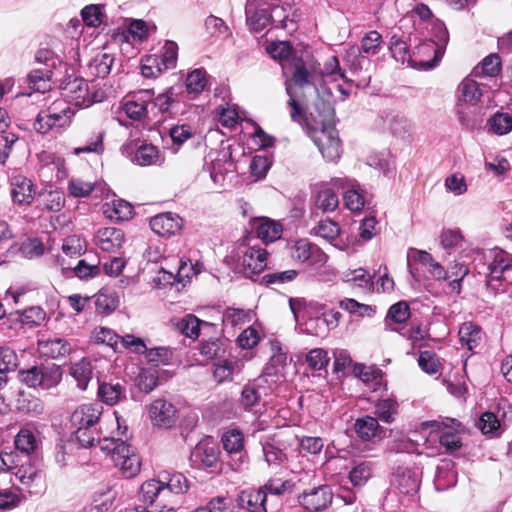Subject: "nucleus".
Returning a JSON list of instances; mask_svg holds the SVG:
<instances>
[{"instance_id":"f257e3e1","label":"nucleus","mask_w":512,"mask_h":512,"mask_svg":"<svg viewBox=\"0 0 512 512\" xmlns=\"http://www.w3.org/2000/svg\"><path fill=\"white\" fill-rule=\"evenodd\" d=\"M316 71H311L307 66L298 61L292 73L291 83L286 82V92L289 96L288 105L291 108L290 117L294 122L302 123L305 119L302 105H308L309 99L318 95L315 83Z\"/></svg>"},{"instance_id":"f03ea898","label":"nucleus","mask_w":512,"mask_h":512,"mask_svg":"<svg viewBox=\"0 0 512 512\" xmlns=\"http://www.w3.org/2000/svg\"><path fill=\"white\" fill-rule=\"evenodd\" d=\"M74 115L75 109L71 108L64 100H56L46 110L38 113L34 129L41 134H46L51 130H64L70 126Z\"/></svg>"},{"instance_id":"7ed1b4c3","label":"nucleus","mask_w":512,"mask_h":512,"mask_svg":"<svg viewBox=\"0 0 512 512\" xmlns=\"http://www.w3.org/2000/svg\"><path fill=\"white\" fill-rule=\"evenodd\" d=\"M19 381L29 388L48 390L56 387L62 379V369L56 364L35 365L18 372Z\"/></svg>"},{"instance_id":"20e7f679","label":"nucleus","mask_w":512,"mask_h":512,"mask_svg":"<svg viewBox=\"0 0 512 512\" xmlns=\"http://www.w3.org/2000/svg\"><path fill=\"white\" fill-rule=\"evenodd\" d=\"M267 256L268 253L264 248L240 244L232 258L236 262V269L245 277L252 278L266 268Z\"/></svg>"},{"instance_id":"39448f33","label":"nucleus","mask_w":512,"mask_h":512,"mask_svg":"<svg viewBox=\"0 0 512 512\" xmlns=\"http://www.w3.org/2000/svg\"><path fill=\"white\" fill-rule=\"evenodd\" d=\"M61 94L62 100L77 107H89L94 103L101 102L104 98L103 91L99 89L91 91L88 82L78 77L65 81L61 87Z\"/></svg>"},{"instance_id":"423d86ee","label":"nucleus","mask_w":512,"mask_h":512,"mask_svg":"<svg viewBox=\"0 0 512 512\" xmlns=\"http://www.w3.org/2000/svg\"><path fill=\"white\" fill-rule=\"evenodd\" d=\"M311 138L327 161L335 162L341 157V141L335 125L314 127Z\"/></svg>"},{"instance_id":"0eeeda50","label":"nucleus","mask_w":512,"mask_h":512,"mask_svg":"<svg viewBox=\"0 0 512 512\" xmlns=\"http://www.w3.org/2000/svg\"><path fill=\"white\" fill-rule=\"evenodd\" d=\"M488 264L487 285L493 286V281H503L512 285V256L502 249L495 248L490 253Z\"/></svg>"},{"instance_id":"6e6552de","label":"nucleus","mask_w":512,"mask_h":512,"mask_svg":"<svg viewBox=\"0 0 512 512\" xmlns=\"http://www.w3.org/2000/svg\"><path fill=\"white\" fill-rule=\"evenodd\" d=\"M36 60L39 63H44V68L33 69L27 76L28 83L34 91L45 92L50 89L52 68L55 67L56 62L52 57V52L48 50H39Z\"/></svg>"},{"instance_id":"1a4fd4ad","label":"nucleus","mask_w":512,"mask_h":512,"mask_svg":"<svg viewBox=\"0 0 512 512\" xmlns=\"http://www.w3.org/2000/svg\"><path fill=\"white\" fill-rule=\"evenodd\" d=\"M140 500L152 509L163 510L164 512H175L170 506L171 501L167 497V490L159 480H148L140 487Z\"/></svg>"},{"instance_id":"9d476101","label":"nucleus","mask_w":512,"mask_h":512,"mask_svg":"<svg viewBox=\"0 0 512 512\" xmlns=\"http://www.w3.org/2000/svg\"><path fill=\"white\" fill-rule=\"evenodd\" d=\"M431 43H424L419 47L420 51L425 50H433L434 51V58L431 61H427L424 63V67L426 69H431L435 67L438 62L441 60L446 45L449 40V34L445 27V24L439 20H432L431 21Z\"/></svg>"},{"instance_id":"9b49d317","label":"nucleus","mask_w":512,"mask_h":512,"mask_svg":"<svg viewBox=\"0 0 512 512\" xmlns=\"http://www.w3.org/2000/svg\"><path fill=\"white\" fill-rule=\"evenodd\" d=\"M332 500L333 492L329 485L306 489L298 495L299 504L309 512H321L327 509Z\"/></svg>"},{"instance_id":"f8f14e48","label":"nucleus","mask_w":512,"mask_h":512,"mask_svg":"<svg viewBox=\"0 0 512 512\" xmlns=\"http://www.w3.org/2000/svg\"><path fill=\"white\" fill-rule=\"evenodd\" d=\"M477 78L470 73L458 85V107L475 106L488 92V85L478 81Z\"/></svg>"},{"instance_id":"ddd939ff","label":"nucleus","mask_w":512,"mask_h":512,"mask_svg":"<svg viewBox=\"0 0 512 512\" xmlns=\"http://www.w3.org/2000/svg\"><path fill=\"white\" fill-rule=\"evenodd\" d=\"M331 184L344 191L343 201L347 209L357 212L364 207V195L360 184L355 179L348 177H335L331 179Z\"/></svg>"},{"instance_id":"4468645a","label":"nucleus","mask_w":512,"mask_h":512,"mask_svg":"<svg viewBox=\"0 0 512 512\" xmlns=\"http://www.w3.org/2000/svg\"><path fill=\"white\" fill-rule=\"evenodd\" d=\"M270 0H248L245 6L246 22L254 32H261L270 23Z\"/></svg>"},{"instance_id":"2eb2a0df","label":"nucleus","mask_w":512,"mask_h":512,"mask_svg":"<svg viewBox=\"0 0 512 512\" xmlns=\"http://www.w3.org/2000/svg\"><path fill=\"white\" fill-rule=\"evenodd\" d=\"M291 250L292 257L302 263L323 265L327 261V255L307 239L296 241Z\"/></svg>"},{"instance_id":"dca6fc26","label":"nucleus","mask_w":512,"mask_h":512,"mask_svg":"<svg viewBox=\"0 0 512 512\" xmlns=\"http://www.w3.org/2000/svg\"><path fill=\"white\" fill-rule=\"evenodd\" d=\"M431 427L440 430L441 428L451 429V431L443 432L440 436V444L448 451H455L461 446V440L458 433L462 431V424L455 418H443L441 420L431 421Z\"/></svg>"},{"instance_id":"f3484780","label":"nucleus","mask_w":512,"mask_h":512,"mask_svg":"<svg viewBox=\"0 0 512 512\" xmlns=\"http://www.w3.org/2000/svg\"><path fill=\"white\" fill-rule=\"evenodd\" d=\"M149 91L139 90L134 92L131 97L123 102V110L126 115L133 120L150 119V111L148 107Z\"/></svg>"},{"instance_id":"a211bd4d","label":"nucleus","mask_w":512,"mask_h":512,"mask_svg":"<svg viewBox=\"0 0 512 512\" xmlns=\"http://www.w3.org/2000/svg\"><path fill=\"white\" fill-rule=\"evenodd\" d=\"M150 227L159 236L170 237L182 230L183 220L175 213L165 212L152 217Z\"/></svg>"},{"instance_id":"6ab92c4d","label":"nucleus","mask_w":512,"mask_h":512,"mask_svg":"<svg viewBox=\"0 0 512 512\" xmlns=\"http://www.w3.org/2000/svg\"><path fill=\"white\" fill-rule=\"evenodd\" d=\"M103 408L100 404L89 403L78 406L71 415L74 428L95 427L100 421Z\"/></svg>"},{"instance_id":"aec40b11","label":"nucleus","mask_w":512,"mask_h":512,"mask_svg":"<svg viewBox=\"0 0 512 512\" xmlns=\"http://www.w3.org/2000/svg\"><path fill=\"white\" fill-rule=\"evenodd\" d=\"M11 197L17 205H30L36 194L32 180L24 175H15L10 180Z\"/></svg>"},{"instance_id":"412c9836","label":"nucleus","mask_w":512,"mask_h":512,"mask_svg":"<svg viewBox=\"0 0 512 512\" xmlns=\"http://www.w3.org/2000/svg\"><path fill=\"white\" fill-rule=\"evenodd\" d=\"M212 155L209 154V158H211L210 162H206L204 165V169L210 174L212 181L219 186H222L226 174L232 172L234 169V163L231 160L230 154L227 152L217 153V156L212 158Z\"/></svg>"},{"instance_id":"4be33fe9","label":"nucleus","mask_w":512,"mask_h":512,"mask_svg":"<svg viewBox=\"0 0 512 512\" xmlns=\"http://www.w3.org/2000/svg\"><path fill=\"white\" fill-rule=\"evenodd\" d=\"M72 348V344L62 337H42L38 340L39 353L51 359H58L69 355Z\"/></svg>"},{"instance_id":"5701e85b","label":"nucleus","mask_w":512,"mask_h":512,"mask_svg":"<svg viewBox=\"0 0 512 512\" xmlns=\"http://www.w3.org/2000/svg\"><path fill=\"white\" fill-rule=\"evenodd\" d=\"M151 421L159 427H171L176 421L175 407L165 399L154 400L149 408Z\"/></svg>"},{"instance_id":"b1692460","label":"nucleus","mask_w":512,"mask_h":512,"mask_svg":"<svg viewBox=\"0 0 512 512\" xmlns=\"http://www.w3.org/2000/svg\"><path fill=\"white\" fill-rule=\"evenodd\" d=\"M190 460L198 468H213L219 460L218 448L208 443H198L191 452Z\"/></svg>"},{"instance_id":"393cba45","label":"nucleus","mask_w":512,"mask_h":512,"mask_svg":"<svg viewBox=\"0 0 512 512\" xmlns=\"http://www.w3.org/2000/svg\"><path fill=\"white\" fill-rule=\"evenodd\" d=\"M97 245L104 252H116L124 244L125 235L122 229L115 227H105L98 231Z\"/></svg>"},{"instance_id":"a878e982","label":"nucleus","mask_w":512,"mask_h":512,"mask_svg":"<svg viewBox=\"0 0 512 512\" xmlns=\"http://www.w3.org/2000/svg\"><path fill=\"white\" fill-rule=\"evenodd\" d=\"M68 194L74 198H85L91 194L101 198L105 191V185L100 182L85 181L81 178H72L68 182Z\"/></svg>"},{"instance_id":"bb28decb","label":"nucleus","mask_w":512,"mask_h":512,"mask_svg":"<svg viewBox=\"0 0 512 512\" xmlns=\"http://www.w3.org/2000/svg\"><path fill=\"white\" fill-rule=\"evenodd\" d=\"M392 484L400 494L413 496L420 487V479L416 472L399 468L394 474Z\"/></svg>"},{"instance_id":"cd10ccee","label":"nucleus","mask_w":512,"mask_h":512,"mask_svg":"<svg viewBox=\"0 0 512 512\" xmlns=\"http://www.w3.org/2000/svg\"><path fill=\"white\" fill-rule=\"evenodd\" d=\"M149 91V102L148 107L150 111V119H155L163 113L170 111L171 106L175 102L173 88H168L165 92L155 95L153 89H147Z\"/></svg>"},{"instance_id":"c85d7f7f","label":"nucleus","mask_w":512,"mask_h":512,"mask_svg":"<svg viewBox=\"0 0 512 512\" xmlns=\"http://www.w3.org/2000/svg\"><path fill=\"white\" fill-rule=\"evenodd\" d=\"M113 462L116 467H119L125 478L136 476L141 468L139 455L129 445H127L125 452H122L119 456H114Z\"/></svg>"},{"instance_id":"c756f323","label":"nucleus","mask_w":512,"mask_h":512,"mask_svg":"<svg viewBox=\"0 0 512 512\" xmlns=\"http://www.w3.org/2000/svg\"><path fill=\"white\" fill-rule=\"evenodd\" d=\"M266 495L264 490L242 491L238 496V503L243 512H265L266 511Z\"/></svg>"},{"instance_id":"7c9ffc66","label":"nucleus","mask_w":512,"mask_h":512,"mask_svg":"<svg viewBox=\"0 0 512 512\" xmlns=\"http://www.w3.org/2000/svg\"><path fill=\"white\" fill-rule=\"evenodd\" d=\"M63 274L67 277L75 276L81 280H87L97 276L100 268L95 263H89L85 259H81L75 266L64 265V259L58 260Z\"/></svg>"},{"instance_id":"2f4dec72","label":"nucleus","mask_w":512,"mask_h":512,"mask_svg":"<svg viewBox=\"0 0 512 512\" xmlns=\"http://www.w3.org/2000/svg\"><path fill=\"white\" fill-rule=\"evenodd\" d=\"M434 483L436 489L440 491H445L456 485L457 472L451 460H442L437 466Z\"/></svg>"},{"instance_id":"473e14b6","label":"nucleus","mask_w":512,"mask_h":512,"mask_svg":"<svg viewBox=\"0 0 512 512\" xmlns=\"http://www.w3.org/2000/svg\"><path fill=\"white\" fill-rule=\"evenodd\" d=\"M97 394L103 403L113 406L126 398V389L119 382H99Z\"/></svg>"},{"instance_id":"72a5a7b5","label":"nucleus","mask_w":512,"mask_h":512,"mask_svg":"<svg viewBox=\"0 0 512 512\" xmlns=\"http://www.w3.org/2000/svg\"><path fill=\"white\" fill-rule=\"evenodd\" d=\"M242 370V363L235 359L220 360L213 365V378L218 384L231 382Z\"/></svg>"},{"instance_id":"f704fd0d","label":"nucleus","mask_w":512,"mask_h":512,"mask_svg":"<svg viewBox=\"0 0 512 512\" xmlns=\"http://www.w3.org/2000/svg\"><path fill=\"white\" fill-rule=\"evenodd\" d=\"M8 126L6 112L0 109V164H5L13 145L18 141V136L5 131Z\"/></svg>"},{"instance_id":"c9c22d12","label":"nucleus","mask_w":512,"mask_h":512,"mask_svg":"<svg viewBox=\"0 0 512 512\" xmlns=\"http://www.w3.org/2000/svg\"><path fill=\"white\" fill-rule=\"evenodd\" d=\"M316 99L313 103L315 112V127L323 128V126L334 125V108L329 99L319 97V94L314 96Z\"/></svg>"},{"instance_id":"e433bc0d","label":"nucleus","mask_w":512,"mask_h":512,"mask_svg":"<svg viewBox=\"0 0 512 512\" xmlns=\"http://www.w3.org/2000/svg\"><path fill=\"white\" fill-rule=\"evenodd\" d=\"M70 375L77 382V387L86 390L93 377V366L90 360L83 358L70 367Z\"/></svg>"},{"instance_id":"4c0bfd02","label":"nucleus","mask_w":512,"mask_h":512,"mask_svg":"<svg viewBox=\"0 0 512 512\" xmlns=\"http://www.w3.org/2000/svg\"><path fill=\"white\" fill-rule=\"evenodd\" d=\"M282 225L268 218L258 220L256 225V233L264 243L274 242L281 238Z\"/></svg>"},{"instance_id":"58836bf2","label":"nucleus","mask_w":512,"mask_h":512,"mask_svg":"<svg viewBox=\"0 0 512 512\" xmlns=\"http://www.w3.org/2000/svg\"><path fill=\"white\" fill-rule=\"evenodd\" d=\"M173 325L175 328L186 337L196 339L199 336L200 326L202 324L207 325V322L201 321L195 315L187 314L182 318L173 319Z\"/></svg>"},{"instance_id":"ea45409f","label":"nucleus","mask_w":512,"mask_h":512,"mask_svg":"<svg viewBox=\"0 0 512 512\" xmlns=\"http://www.w3.org/2000/svg\"><path fill=\"white\" fill-rule=\"evenodd\" d=\"M162 161L158 148L152 144L141 145L133 156V162L140 166L159 165Z\"/></svg>"},{"instance_id":"a19ab883","label":"nucleus","mask_w":512,"mask_h":512,"mask_svg":"<svg viewBox=\"0 0 512 512\" xmlns=\"http://www.w3.org/2000/svg\"><path fill=\"white\" fill-rule=\"evenodd\" d=\"M114 57L109 53L97 54L88 64V72L96 78H105L109 75Z\"/></svg>"},{"instance_id":"79ce46f5","label":"nucleus","mask_w":512,"mask_h":512,"mask_svg":"<svg viewBox=\"0 0 512 512\" xmlns=\"http://www.w3.org/2000/svg\"><path fill=\"white\" fill-rule=\"evenodd\" d=\"M379 427L377 418L372 416H363L356 419L354 423V432L361 440L368 441L377 435Z\"/></svg>"},{"instance_id":"37998d69","label":"nucleus","mask_w":512,"mask_h":512,"mask_svg":"<svg viewBox=\"0 0 512 512\" xmlns=\"http://www.w3.org/2000/svg\"><path fill=\"white\" fill-rule=\"evenodd\" d=\"M501 71V60L497 54L486 56L476 67L473 68L471 74L481 77H494Z\"/></svg>"},{"instance_id":"c03bdc74","label":"nucleus","mask_w":512,"mask_h":512,"mask_svg":"<svg viewBox=\"0 0 512 512\" xmlns=\"http://www.w3.org/2000/svg\"><path fill=\"white\" fill-rule=\"evenodd\" d=\"M14 444L18 451L30 454L36 450L38 439L32 429L24 427L15 436Z\"/></svg>"},{"instance_id":"a18cd8bd","label":"nucleus","mask_w":512,"mask_h":512,"mask_svg":"<svg viewBox=\"0 0 512 512\" xmlns=\"http://www.w3.org/2000/svg\"><path fill=\"white\" fill-rule=\"evenodd\" d=\"M39 205L42 210L58 212L65 205L64 193L58 190L45 191L39 196Z\"/></svg>"},{"instance_id":"49530a36","label":"nucleus","mask_w":512,"mask_h":512,"mask_svg":"<svg viewBox=\"0 0 512 512\" xmlns=\"http://www.w3.org/2000/svg\"><path fill=\"white\" fill-rule=\"evenodd\" d=\"M95 309L98 314L106 315L113 312L119 304L115 292L110 290H101L95 295Z\"/></svg>"},{"instance_id":"de8ad7c7","label":"nucleus","mask_w":512,"mask_h":512,"mask_svg":"<svg viewBox=\"0 0 512 512\" xmlns=\"http://www.w3.org/2000/svg\"><path fill=\"white\" fill-rule=\"evenodd\" d=\"M15 407L17 410L32 414L39 415L43 412V403L39 398L32 395H28L24 392H20L15 401Z\"/></svg>"},{"instance_id":"09e8293b","label":"nucleus","mask_w":512,"mask_h":512,"mask_svg":"<svg viewBox=\"0 0 512 512\" xmlns=\"http://www.w3.org/2000/svg\"><path fill=\"white\" fill-rule=\"evenodd\" d=\"M105 4H90L81 10V17L84 23L90 27H98L106 20V15L103 12Z\"/></svg>"},{"instance_id":"8fccbe9b","label":"nucleus","mask_w":512,"mask_h":512,"mask_svg":"<svg viewBox=\"0 0 512 512\" xmlns=\"http://www.w3.org/2000/svg\"><path fill=\"white\" fill-rule=\"evenodd\" d=\"M147 363L159 367L169 365L173 359V350L168 347L148 348L144 356Z\"/></svg>"},{"instance_id":"3c124183","label":"nucleus","mask_w":512,"mask_h":512,"mask_svg":"<svg viewBox=\"0 0 512 512\" xmlns=\"http://www.w3.org/2000/svg\"><path fill=\"white\" fill-rule=\"evenodd\" d=\"M373 464L370 461L356 463L349 472V479L354 486H363L372 476Z\"/></svg>"},{"instance_id":"603ef678","label":"nucleus","mask_w":512,"mask_h":512,"mask_svg":"<svg viewBox=\"0 0 512 512\" xmlns=\"http://www.w3.org/2000/svg\"><path fill=\"white\" fill-rule=\"evenodd\" d=\"M373 278L374 277L368 274L363 268L347 271L343 275L344 282L367 290L373 287Z\"/></svg>"},{"instance_id":"864d4df0","label":"nucleus","mask_w":512,"mask_h":512,"mask_svg":"<svg viewBox=\"0 0 512 512\" xmlns=\"http://www.w3.org/2000/svg\"><path fill=\"white\" fill-rule=\"evenodd\" d=\"M389 129L393 135L406 138L412 134L413 124L407 116L395 114L389 120Z\"/></svg>"},{"instance_id":"5fc2aeb1","label":"nucleus","mask_w":512,"mask_h":512,"mask_svg":"<svg viewBox=\"0 0 512 512\" xmlns=\"http://www.w3.org/2000/svg\"><path fill=\"white\" fill-rule=\"evenodd\" d=\"M207 74L203 69H195L187 75L186 88L194 97L199 95L207 86Z\"/></svg>"},{"instance_id":"6e6d98bb","label":"nucleus","mask_w":512,"mask_h":512,"mask_svg":"<svg viewBox=\"0 0 512 512\" xmlns=\"http://www.w3.org/2000/svg\"><path fill=\"white\" fill-rule=\"evenodd\" d=\"M488 126L494 134H508L512 130V116L509 113L497 112L488 120Z\"/></svg>"},{"instance_id":"4d7b16f0","label":"nucleus","mask_w":512,"mask_h":512,"mask_svg":"<svg viewBox=\"0 0 512 512\" xmlns=\"http://www.w3.org/2000/svg\"><path fill=\"white\" fill-rule=\"evenodd\" d=\"M398 403L393 398L379 400L375 405V414L383 422L391 423L397 414Z\"/></svg>"},{"instance_id":"13d9d810","label":"nucleus","mask_w":512,"mask_h":512,"mask_svg":"<svg viewBox=\"0 0 512 512\" xmlns=\"http://www.w3.org/2000/svg\"><path fill=\"white\" fill-rule=\"evenodd\" d=\"M315 205L323 212H332L338 207L339 198L332 188H323L317 193Z\"/></svg>"},{"instance_id":"bf43d9fd","label":"nucleus","mask_w":512,"mask_h":512,"mask_svg":"<svg viewBox=\"0 0 512 512\" xmlns=\"http://www.w3.org/2000/svg\"><path fill=\"white\" fill-rule=\"evenodd\" d=\"M477 427L487 436L494 437L501 433V423L492 412L483 413L477 422Z\"/></svg>"},{"instance_id":"052dcab7","label":"nucleus","mask_w":512,"mask_h":512,"mask_svg":"<svg viewBox=\"0 0 512 512\" xmlns=\"http://www.w3.org/2000/svg\"><path fill=\"white\" fill-rule=\"evenodd\" d=\"M262 450L268 466L280 467L288 460L286 453L272 443L266 442L262 444Z\"/></svg>"},{"instance_id":"680f3d73","label":"nucleus","mask_w":512,"mask_h":512,"mask_svg":"<svg viewBox=\"0 0 512 512\" xmlns=\"http://www.w3.org/2000/svg\"><path fill=\"white\" fill-rule=\"evenodd\" d=\"M459 337L470 350L476 347L481 339V330L478 326L468 322L461 325Z\"/></svg>"},{"instance_id":"e2e57ef3","label":"nucleus","mask_w":512,"mask_h":512,"mask_svg":"<svg viewBox=\"0 0 512 512\" xmlns=\"http://www.w3.org/2000/svg\"><path fill=\"white\" fill-rule=\"evenodd\" d=\"M260 386L254 381L247 383L241 392L240 403L245 410L258 404L261 398Z\"/></svg>"},{"instance_id":"0e129e2a","label":"nucleus","mask_w":512,"mask_h":512,"mask_svg":"<svg viewBox=\"0 0 512 512\" xmlns=\"http://www.w3.org/2000/svg\"><path fill=\"white\" fill-rule=\"evenodd\" d=\"M222 443L228 453H240L244 448V436L239 430L232 429L223 434Z\"/></svg>"},{"instance_id":"69168bd1","label":"nucleus","mask_w":512,"mask_h":512,"mask_svg":"<svg viewBox=\"0 0 512 512\" xmlns=\"http://www.w3.org/2000/svg\"><path fill=\"white\" fill-rule=\"evenodd\" d=\"M165 490H167V497L170 500L171 495L185 493L189 488L187 478L181 473H173L169 476L167 481H162Z\"/></svg>"},{"instance_id":"338daca9","label":"nucleus","mask_w":512,"mask_h":512,"mask_svg":"<svg viewBox=\"0 0 512 512\" xmlns=\"http://www.w3.org/2000/svg\"><path fill=\"white\" fill-rule=\"evenodd\" d=\"M320 76L323 79H328L330 81H338L339 79H343L347 82L345 72L340 68L339 61L336 56H331L324 67L320 70Z\"/></svg>"},{"instance_id":"774afa93","label":"nucleus","mask_w":512,"mask_h":512,"mask_svg":"<svg viewBox=\"0 0 512 512\" xmlns=\"http://www.w3.org/2000/svg\"><path fill=\"white\" fill-rule=\"evenodd\" d=\"M329 360L327 352L322 348H314L306 355V362L314 371L326 369Z\"/></svg>"}]
</instances>
